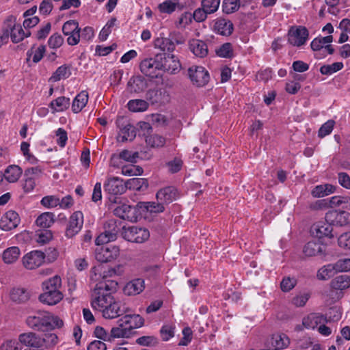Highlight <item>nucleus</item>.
Masks as SVG:
<instances>
[{"label":"nucleus","mask_w":350,"mask_h":350,"mask_svg":"<svg viewBox=\"0 0 350 350\" xmlns=\"http://www.w3.org/2000/svg\"><path fill=\"white\" fill-rule=\"evenodd\" d=\"M26 323L30 328L38 332H49L64 325L62 319L47 311H38L28 317Z\"/></svg>","instance_id":"obj_1"},{"label":"nucleus","mask_w":350,"mask_h":350,"mask_svg":"<svg viewBox=\"0 0 350 350\" xmlns=\"http://www.w3.org/2000/svg\"><path fill=\"white\" fill-rule=\"evenodd\" d=\"M44 293L39 296V300L49 306L55 305L64 297L60 291L62 279L59 275H55L42 284Z\"/></svg>","instance_id":"obj_2"},{"label":"nucleus","mask_w":350,"mask_h":350,"mask_svg":"<svg viewBox=\"0 0 350 350\" xmlns=\"http://www.w3.org/2000/svg\"><path fill=\"white\" fill-rule=\"evenodd\" d=\"M109 200L116 205L113 208V213L117 217L130 221H137L138 218L141 217L137 204L135 206L129 205L125 202H122L121 198L118 196L109 198Z\"/></svg>","instance_id":"obj_3"},{"label":"nucleus","mask_w":350,"mask_h":350,"mask_svg":"<svg viewBox=\"0 0 350 350\" xmlns=\"http://www.w3.org/2000/svg\"><path fill=\"white\" fill-rule=\"evenodd\" d=\"M122 234L123 238L128 241L137 243H142L150 237L148 229L137 226L123 228Z\"/></svg>","instance_id":"obj_4"},{"label":"nucleus","mask_w":350,"mask_h":350,"mask_svg":"<svg viewBox=\"0 0 350 350\" xmlns=\"http://www.w3.org/2000/svg\"><path fill=\"white\" fill-rule=\"evenodd\" d=\"M42 337L34 332H29L18 336V344L21 350H40L42 347Z\"/></svg>","instance_id":"obj_5"},{"label":"nucleus","mask_w":350,"mask_h":350,"mask_svg":"<svg viewBox=\"0 0 350 350\" xmlns=\"http://www.w3.org/2000/svg\"><path fill=\"white\" fill-rule=\"evenodd\" d=\"M131 312V308L124 301L113 299L111 303L102 312L105 319H115Z\"/></svg>","instance_id":"obj_6"},{"label":"nucleus","mask_w":350,"mask_h":350,"mask_svg":"<svg viewBox=\"0 0 350 350\" xmlns=\"http://www.w3.org/2000/svg\"><path fill=\"white\" fill-rule=\"evenodd\" d=\"M120 254L119 247L113 245H105L97 247L94 256L97 261L107 262L118 258Z\"/></svg>","instance_id":"obj_7"},{"label":"nucleus","mask_w":350,"mask_h":350,"mask_svg":"<svg viewBox=\"0 0 350 350\" xmlns=\"http://www.w3.org/2000/svg\"><path fill=\"white\" fill-rule=\"evenodd\" d=\"M161 55H157L154 58L143 60L139 66L141 72L149 77H157L158 71L161 70Z\"/></svg>","instance_id":"obj_8"},{"label":"nucleus","mask_w":350,"mask_h":350,"mask_svg":"<svg viewBox=\"0 0 350 350\" xmlns=\"http://www.w3.org/2000/svg\"><path fill=\"white\" fill-rule=\"evenodd\" d=\"M288 42L294 46L304 45L308 39V30L303 26L291 27L288 32Z\"/></svg>","instance_id":"obj_9"},{"label":"nucleus","mask_w":350,"mask_h":350,"mask_svg":"<svg viewBox=\"0 0 350 350\" xmlns=\"http://www.w3.org/2000/svg\"><path fill=\"white\" fill-rule=\"evenodd\" d=\"M189 77L192 83L198 87L205 85L209 81L208 72L202 66H192L188 69Z\"/></svg>","instance_id":"obj_10"},{"label":"nucleus","mask_w":350,"mask_h":350,"mask_svg":"<svg viewBox=\"0 0 350 350\" xmlns=\"http://www.w3.org/2000/svg\"><path fill=\"white\" fill-rule=\"evenodd\" d=\"M80 31L81 29L79 27V23L75 20L66 21L62 27L64 34L68 36L67 42L71 46L76 45L79 42Z\"/></svg>","instance_id":"obj_11"},{"label":"nucleus","mask_w":350,"mask_h":350,"mask_svg":"<svg viewBox=\"0 0 350 350\" xmlns=\"http://www.w3.org/2000/svg\"><path fill=\"white\" fill-rule=\"evenodd\" d=\"M325 219L332 226H344L350 224V213L345 211L332 210L326 213Z\"/></svg>","instance_id":"obj_12"},{"label":"nucleus","mask_w":350,"mask_h":350,"mask_svg":"<svg viewBox=\"0 0 350 350\" xmlns=\"http://www.w3.org/2000/svg\"><path fill=\"white\" fill-rule=\"evenodd\" d=\"M83 224V213L81 211L74 212L69 218L68 224L65 231V236L69 239L72 238L79 233Z\"/></svg>","instance_id":"obj_13"},{"label":"nucleus","mask_w":350,"mask_h":350,"mask_svg":"<svg viewBox=\"0 0 350 350\" xmlns=\"http://www.w3.org/2000/svg\"><path fill=\"white\" fill-rule=\"evenodd\" d=\"M113 299L114 297L112 295L93 290L91 306L93 309L103 312Z\"/></svg>","instance_id":"obj_14"},{"label":"nucleus","mask_w":350,"mask_h":350,"mask_svg":"<svg viewBox=\"0 0 350 350\" xmlns=\"http://www.w3.org/2000/svg\"><path fill=\"white\" fill-rule=\"evenodd\" d=\"M45 258V254L40 250H33L23 258V264L24 267L29 270L34 269L41 266Z\"/></svg>","instance_id":"obj_15"},{"label":"nucleus","mask_w":350,"mask_h":350,"mask_svg":"<svg viewBox=\"0 0 350 350\" xmlns=\"http://www.w3.org/2000/svg\"><path fill=\"white\" fill-rule=\"evenodd\" d=\"M120 323L129 329V332L131 334L133 329L139 328L144 325V319L139 314H133L131 310V312L124 313L120 318Z\"/></svg>","instance_id":"obj_16"},{"label":"nucleus","mask_w":350,"mask_h":350,"mask_svg":"<svg viewBox=\"0 0 350 350\" xmlns=\"http://www.w3.org/2000/svg\"><path fill=\"white\" fill-rule=\"evenodd\" d=\"M161 70L170 74H176L180 70L181 65L178 58L173 54L161 55Z\"/></svg>","instance_id":"obj_17"},{"label":"nucleus","mask_w":350,"mask_h":350,"mask_svg":"<svg viewBox=\"0 0 350 350\" xmlns=\"http://www.w3.org/2000/svg\"><path fill=\"white\" fill-rule=\"evenodd\" d=\"M179 197L177 189L173 186H167L159 189L157 194V200L161 202L164 205L169 204L176 200Z\"/></svg>","instance_id":"obj_18"},{"label":"nucleus","mask_w":350,"mask_h":350,"mask_svg":"<svg viewBox=\"0 0 350 350\" xmlns=\"http://www.w3.org/2000/svg\"><path fill=\"white\" fill-rule=\"evenodd\" d=\"M20 221L21 219L16 212L8 211L1 218L0 228L5 231L11 230L18 226Z\"/></svg>","instance_id":"obj_19"},{"label":"nucleus","mask_w":350,"mask_h":350,"mask_svg":"<svg viewBox=\"0 0 350 350\" xmlns=\"http://www.w3.org/2000/svg\"><path fill=\"white\" fill-rule=\"evenodd\" d=\"M105 191L112 196L110 198L120 195L126 191V183L118 177L109 178L104 185Z\"/></svg>","instance_id":"obj_20"},{"label":"nucleus","mask_w":350,"mask_h":350,"mask_svg":"<svg viewBox=\"0 0 350 350\" xmlns=\"http://www.w3.org/2000/svg\"><path fill=\"white\" fill-rule=\"evenodd\" d=\"M137 207L139 208L141 217L146 215L147 213H160L165 211V205L159 201L139 202L137 203Z\"/></svg>","instance_id":"obj_21"},{"label":"nucleus","mask_w":350,"mask_h":350,"mask_svg":"<svg viewBox=\"0 0 350 350\" xmlns=\"http://www.w3.org/2000/svg\"><path fill=\"white\" fill-rule=\"evenodd\" d=\"M14 27V16L10 15L4 20L0 29V47L8 42L10 33L12 32L11 28Z\"/></svg>","instance_id":"obj_22"},{"label":"nucleus","mask_w":350,"mask_h":350,"mask_svg":"<svg viewBox=\"0 0 350 350\" xmlns=\"http://www.w3.org/2000/svg\"><path fill=\"white\" fill-rule=\"evenodd\" d=\"M154 46L155 49L163 51V55H167V54H171L174 51L176 44L169 38L159 36L154 39Z\"/></svg>","instance_id":"obj_23"},{"label":"nucleus","mask_w":350,"mask_h":350,"mask_svg":"<svg viewBox=\"0 0 350 350\" xmlns=\"http://www.w3.org/2000/svg\"><path fill=\"white\" fill-rule=\"evenodd\" d=\"M144 288V280L137 278L126 283L123 288V292L126 295L133 296L141 293Z\"/></svg>","instance_id":"obj_24"},{"label":"nucleus","mask_w":350,"mask_h":350,"mask_svg":"<svg viewBox=\"0 0 350 350\" xmlns=\"http://www.w3.org/2000/svg\"><path fill=\"white\" fill-rule=\"evenodd\" d=\"M327 318L323 314L319 313H311L302 321L303 325L307 329H315L321 323H325Z\"/></svg>","instance_id":"obj_25"},{"label":"nucleus","mask_w":350,"mask_h":350,"mask_svg":"<svg viewBox=\"0 0 350 350\" xmlns=\"http://www.w3.org/2000/svg\"><path fill=\"white\" fill-rule=\"evenodd\" d=\"M332 230V225L327 221H320L312 226L313 234L319 239L324 237H333Z\"/></svg>","instance_id":"obj_26"},{"label":"nucleus","mask_w":350,"mask_h":350,"mask_svg":"<svg viewBox=\"0 0 350 350\" xmlns=\"http://www.w3.org/2000/svg\"><path fill=\"white\" fill-rule=\"evenodd\" d=\"M214 29L221 35L230 36L233 31V25L229 20L219 18L215 23Z\"/></svg>","instance_id":"obj_27"},{"label":"nucleus","mask_w":350,"mask_h":350,"mask_svg":"<svg viewBox=\"0 0 350 350\" xmlns=\"http://www.w3.org/2000/svg\"><path fill=\"white\" fill-rule=\"evenodd\" d=\"M139 158V152L137 151H131L123 150L118 155L113 154L111 158V162L113 165H116V160L121 159L131 163H136Z\"/></svg>","instance_id":"obj_28"},{"label":"nucleus","mask_w":350,"mask_h":350,"mask_svg":"<svg viewBox=\"0 0 350 350\" xmlns=\"http://www.w3.org/2000/svg\"><path fill=\"white\" fill-rule=\"evenodd\" d=\"M191 51L197 57H204L208 54L206 44L200 40H193L189 44Z\"/></svg>","instance_id":"obj_29"},{"label":"nucleus","mask_w":350,"mask_h":350,"mask_svg":"<svg viewBox=\"0 0 350 350\" xmlns=\"http://www.w3.org/2000/svg\"><path fill=\"white\" fill-rule=\"evenodd\" d=\"M289 343L288 337L283 333L273 334L271 339V345L274 350L284 349L288 346Z\"/></svg>","instance_id":"obj_30"},{"label":"nucleus","mask_w":350,"mask_h":350,"mask_svg":"<svg viewBox=\"0 0 350 350\" xmlns=\"http://www.w3.org/2000/svg\"><path fill=\"white\" fill-rule=\"evenodd\" d=\"M88 101V93L81 91L74 98L72 104V110L74 113L80 112L87 105Z\"/></svg>","instance_id":"obj_31"},{"label":"nucleus","mask_w":350,"mask_h":350,"mask_svg":"<svg viewBox=\"0 0 350 350\" xmlns=\"http://www.w3.org/2000/svg\"><path fill=\"white\" fill-rule=\"evenodd\" d=\"M147 87L146 81L142 77L131 78L127 84L128 91L131 93H140Z\"/></svg>","instance_id":"obj_32"},{"label":"nucleus","mask_w":350,"mask_h":350,"mask_svg":"<svg viewBox=\"0 0 350 350\" xmlns=\"http://www.w3.org/2000/svg\"><path fill=\"white\" fill-rule=\"evenodd\" d=\"M20 254L21 250L18 247H10L3 251L2 259L5 264H12L18 259Z\"/></svg>","instance_id":"obj_33"},{"label":"nucleus","mask_w":350,"mask_h":350,"mask_svg":"<svg viewBox=\"0 0 350 350\" xmlns=\"http://www.w3.org/2000/svg\"><path fill=\"white\" fill-rule=\"evenodd\" d=\"M126 189H129L135 191H144L148 187V180L143 178H133L126 183Z\"/></svg>","instance_id":"obj_34"},{"label":"nucleus","mask_w":350,"mask_h":350,"mask_svg":"<svg viewBox=\"0 0 350 350\" xmlns=\"http://www.w3.org/2000/svg\"><path fill=\"white\" fill-rule=\"evenodd\" d=\"M120 319L117 321V326L113 327L111 329L109 333L110 342L114 338H128L130 336L129 329H126L124 325H121Z\"/></svg>","instance_id":"obj_35"},{"label":"nucleus","mask_w":350,"mask_h":350,"mask_svg":"<svg viewBox=\"0 0 350 350\" xmlns=\"http://www.w3.org/2000/svg\"><path fill=\"white\" fill-rule=\"evenodd\" d=\"M10 38L12 42L18 43L22 41L25 37H28L29 32L25 33L20 24H16V17L14 16V27L11 28Z\"/></svg>","instance_id":"obj_36"},{"label":"nucleus","mask_w":350,"mask_h":350,"mask_svg":"<svg viewBox=\"0 0 350 350\" xmlns=\"http://www.w3.org/2000/svg\"><path fill=\"white\" fill-rule=\"evenodd\" d=\"M325 247V245L319 242L309 241L304 247L303 252L307 256H313L322 253Z\"/></svg>","instance_id":"obj_37"},{"label":"nucleus","mask_w":350,"mask_h":350,"mask_svg":"<svg viewBox=\"0 0 350 350\" xmlns=\"http://www.w3.org/2000/svg\"><path fill=\"white\" fill-rule=\"evenodd\" d=\"M22 174L21 168L15 165L8 166L4 172V178L9 183H15Z\"/></svg>","instance_id":"obj_38"},{"label":"nucleus","mask_w":350,"mask_h":350,"mask_svg":"<svg viewBox=\"0 0 350 350\" xmlns=\"http://www.w3.org/2000/svg\"><path fill=\"white\" fill-rule=\"evenodd\" d=\"M55 215L51 212H46L41 214L36 220V224L42 229H48L54 223Z\"/></svg>","instance_id":"obj_39"},{"label":"nucleus","mask_w":350,"mask_h":350,"mask_svg":"<svg viewBox=\"0 0 350 350\" xmlns=\"http://www.w3.org/2000/svg\"><path fill=\"white\" fill-rule=\"evenodd\" d=\"M70 105V99L65 96H59L56 99L52 100L49 107L53 110V112L63 111L68 108Z\"/></svg>","instance_id":"obj_40"},{"label":"nucleus","mask_w":350,"mask_h":350,"mask_svg":"<svg viewBox=\"0 0 350 350\" xmlns=\"http://www.w3.org/2000/svg\"><path fill=\"white\" fill-rule=\"evenodd\" d=\"M30 297L29 293L23 288H14L12 290L10 297L12 300L18 303L27 301Z\"/></svg>","instance_id":"obj_41"},{"label":"nucleus","mask_w":350,"mask_h":350,"mask_svg":"<svg viewBox=\"0 0 350 350\" xmlns=\"http://www.w3.org/2000/svg\"><path fill=\"white\" fill-rule=\"evenodd\" d=\"M331 286L338 290L347 288L350 286V277L347 275H338L332 280Z\"/></svg>","instance_id":"obj_42"},{"label":"nucleus","mask_w":350,"mask_h":350,"mask_svg":"<svg viewBox=\"0 0 350 350\" xmlns=\"http://www.w3.org/2000/svg\"><path fill=\"white\" fill-rule=\"evenodd\" d=\"M136 136L135 128L129 123H126L120 129L119 137H121L122 142L127 140L132 141Z\"/></svg>","instance_id":"obj_43"},{"label":"nucleus","mask_w":350,"mask_h":350,"mask_svg":"<svg viewBox=\"0 0 350 350\" xmlns=\"http://www.w3.org/2000/svg\"><path fill=\"white\" fill-rule=\"evenodd\" d=\"M34 239L39 244L44 245L53 239V234L49 229H38L36 230Z\"/></svg>","instance_id":"obj_44"},{"label":"nucleus","mask_w":350,"mask_h":350,"mask_svg":"<svg viewBox=\"0 0 350 350\" xmlns=\"http://www.w3.org/2000/svg\"><path fill=\"white\" fill-rule=\"evenodd\" d=\"M337 272L334 264H328L321 267L317 272V278L321 280H326Z\"/></svg>","instance_id":"obj_45"},{"label":"nucleus","mask_w":350,"mask_h":350,"mask_svg":"<svg viewBox=\"0 0 350 350\" xmlns=\"http://www.w3.org/2000/svg\"><path fill=\"white\" fill-rule=\"evenodd\" d=\"M128 108L133 112L144 111L148 108V103L142 99H134L129 101Z\"/></svg>","instance_id":"obj_46"},{"label":"nucleus","mask_w":350,"mask_h":350,"mask_svg":"<svg viewBox=\"0 0 350 350\" xmlns=\"http://www.w3.org/2000/svg\"><path fill=\"white\" fill-rule=\"evenodd\" d=\"M105 232L114 240L117 238V234L120 230V227L117 224L114 219L108 220L104 225Z\"/></svg>","instance_id":"obj_47"},{"label":"nucleus","mask_w":350,"mask_h":350,"mask_svg":"<svg viewBox=\"0 0 350 350\" xmlns=\"http://www.w3.org/2000/svg\"><path fill=\"white\" fill-rule=\"evenodd\" d=\"M118 283L114 281H110L109 283L106 282H100L95 286L94 291H100L104 293H109L112 295V292L115 291L117 287Z\"/></svg>","instance_id":"obj_48"},{"label":"nucleus","mask_w":350,"mask_h":350,"mask_svg":"<svg viewBox=\"0 0 350 350\" xmlns=\"http://www.w3.org/2000/svg\"><path fill=\"white\" fill-rule=\"evenodd\" d=\"M146 142L152 148H160L165 145V139L157 134L150 135L146 137Z\"/></svg>","instance_id":"obj_49"},{"label":"nucleus","mask_w":350,"mask_h":350,"mask_svg":"<svg viewBox=\"0 0 350 350\" xmlns=\"http://www.w3.org/2000/svg\"><path fill=\"white\" fill-rule=\"evenodd\" d=\"M343 68L342 62H335L332 64L323 65L320 68V72L324 75H330Z\"/></svg>","instance_id":"obj_50"},{"label":"nucleus","mask_w":350,"mask_h":350,"mask_svg":"<svg viewBox=\"0 0 350 350\" xmlns=\"http://www.w3.org/2000/svg\"><path fill=\"white\" fill-rule=\"evenodd\" d=\"M216 54L221 57L230 58L233 55L232 44L226 42L215 50Z\"/></svg>","instance_id":"obj_51"},{"label":"nucleus","mask_w":350,"mask_h":350,"mask_svg":"<svg viewBox=\"0 0 350 350\" xmlns=\"http://www.w3.org/2000/svg\"><path fill=\"white\" fill-rule=\"evenodd\" d=\"M70 73L69 72V68L66 65H62L57 68L56 71L53 73L51 78L55 81L61 80L62 79L68 78Z\"/></svg>","instance_id":"obj_52"},{"label":"nucleus","mask_w":350,"mask_h":350,"mask_svg":"<svg viewBox=\"0 0 350 350\" xmlns=\"http://www.w3.org/2000/svg\"><path fill=\"white\" fill-rule=\"evenodd\" d=\"M142 173L143 169L134 165H124L122 167V174L125 176H137Z\"/></svg>","instance_id":"obj_53"},{"label":"nucleus","mask_w":350,"mask_h":350,"mask_svg":"<svg viewBox=\"0 0 350 350\" xmlns=\"http://www.w3.org/2000/svg\"><path fill=\"white\" fill-rule=\"evenodd\" d=\"M40 203L46 208H55L59 206V198L55 196H46L42 198Z\"/></svg>","instance_id":"obj_54"},{"label":"nucleus","mask_w":350,"mask_h":350,"mask_svg":"<svg viewBox=\"0 0 350 350\" xmlns=\"http://www.w3.org/2000/svg\"><path fill=\"white\" fill-rule=\"evenodd\" d=\"M335 122L332 120H329L325 122L319 129L318 136L323 138L330 134L334 129Z\"/></svg>","instance_id":"obj_55"},{"label":"nucleus","mask_w":350,"mask_h":350,"mask_svg":"<svg viewBox=\"0 0 350 350\" xmlns=\"http://www.w3.org/2000/svg\"><path fill=\"white\" fill-rule=\"evenodd\" d=\"M223 10L226 14L237 11L239 8V0H224L222 4Z\"/></svg>","instance_id":"obj_56"},{"label":"nucleus","mask_w":350,"mask_h":350,"mask_svg":"<svg viewBox=\"0 0 350 350\" xmlns=\"http://www.w3.org/2000/svg\"><path fill=\"white\" fill-rule=\"evenodd\" d=\"M45 52V46L40 45L38 46L34 51L31 49V50L28 51L27 53V55L28 57H30L31 55H33V62L34 63L39 62L42 58L43 57L44 53Z\"/></svg>","instance_id":"obj_57"},{"label":"nucleus","mask_w":350,"mask_h":350,"mask_svg":"<svg viewBox=\"0 0 350 350\" xmlns=\"http://www.w3.org/2000/svg\"><path fill=\"white\" fill-rule=\"evenodd\" d=\"M192 20V14L189 12L182 14L175 23L177 28H185Z\"/></svg>","instance_id":"obj_58"},{"label":"nucleus","mask_w":350,"mask_h":350,"mask_svg":"<svg viewBox=\"0 0 350 350\" xmlns=\"http://www.w3.org/2000/svg\"><path fill=\"white\" fill-rule=\"evenodd\" d=\"M220 0H202V7L206 10L209 14L214 13L219 8Z\"/></svg>","instance_id":"obj_59"},{"label":"nucleus","mask_w":350,"mask_h":350,"mask_svg":"<svg viewBox=\"0 0 350 350\" xmlns=\"http://www.w3.org/2000/svg\"><path fill=\"white\" fill-rule=\"evenodd\" d=\"M297 281L294 278H284L280 283V287L282 291L288 292L296 285Z\"/></svg>","instance_id":"obj_60"},{"label":"nucleus","mask_w":350,"mask_h":350,"mask_svg":"<svg viewBox=\"0 0 350 350\" xmlns=\"http://www.w3.org/2000/svg\"><path fill=\"white\" fill-rule=\"evenodd\" d=\"M310 297V293H303L296 295L292 299V304L296 307H303L305 306Z\"/></svg>","instance_id":"obj_61"},{"label":"nucleus","mask_w":350,"mask_h":350,"mask_svg":"<svg viewBox=\"0 0 350 350\" xmlns=\"http://www.w3.org/2000/svg\"><path fill=\"white\" fill-rule=\"evenodd\" d=\"M183 162L181 159L175 157L173 160L167 163L169 171L172 173H176L179 172L183 166Z\"/></svg>","instance_id":"obj_62"},{"label":"nucleus","mask_w":350,"mask_h":350,"mask_svg":"<svg viewBox=\"0 0 350 350\" xmlns=\"http://www.w3.org/2000/svg\"><path fill=\"white\" fill-rule=\"evenodd\" d=\"M64 42V38L58 33H54L52 35L48 41L49 46L53 49H57L60 47Z\"/></svg>","instance_id":"obj_63"},{"label":"nucleus","mask_w":350,"mask_h":350,"mask_svg":"<svg viewBox=\"0 0 350 350\" xmlns=\"http://www.w3.org/2000/svg\"><path fill=\"white\" fill-rule=\"evenodd\" d=\"M337 272L350 271V258H343L338 260L334 263Z\"/></svg>","instance_id":"obj_64"}]
</instances>
